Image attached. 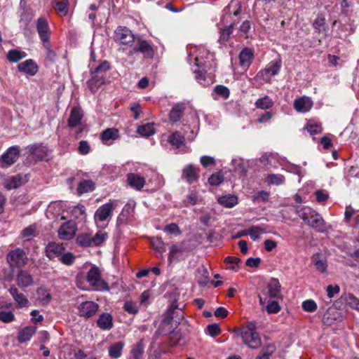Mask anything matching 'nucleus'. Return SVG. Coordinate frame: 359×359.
Returning <instances> with one entry per match:
<instances>
[{
    "instance_id": "7c9ffc66",
    "label": "nucleus",
    "mask_w": 359,
    "mask_h": 359,
    "mask_svg": "<svg viewBox=\"0 0 359 359\" xmlns=\"http://www.w3.org/2000/svg\"><path fill=\"white\" fill-rule=\"evenodd\" d=\"M241 11V4L238 0H231L229 5L224 8V15L233 14L237 16Z\"/></svg>"
},
{
    "instance_id": "2f4dec72",
    "label": "nucleus",
    "mask_w": 359,
    "mask_h": 359,
    "mask_svg": "<svg viewBox=\"0 0 359 359\" xmlns=\"http://www.w3.org/2000/svg\"><path fill=\"white\" fill-rule=\"evenodd\" d=\"M217 201L221 205L231 208L238 203V198L234 195H225L218 198Z\"/></svg>"
},
{
    "instance_id": "20e7f679",
    "label": "nucleus",
    "mask_w": 359,
    "mask_h": 359,
    "mask_svg": "<svg viewBox=\"0 0 359 359\" xmlns=\"http://www.w3.org/2000/svg\"><path fill=\"white\" fill-rule=\"evenodd\" d=\"M100 269L93 265L86 274V280L92 287V290L97 292H107L109 287L107 283L101 277Z\"/></svg>"
},
{
    "instance_id": "0e129e2a",
    "label": "nucleus",
    "mask_w": 359,
    "mask_h": 359,
    "mask_svg": "<svg viewBox=\"0 0 359 359\" xmlns=\"http://www.w3.org/2000/svg\"><path fill=\"white\" fill-rule=\"evenodd\" d=\"M306 129L311 135L320 134L322 132L321 125L316 123H308Z\"/></svg>"
},
{
    "instance_id": "69168bd1",
    "label": "nucleus",
    "mask_w": 359,
    "mask_h": 359,
    "mask_svg": "<svg viewBox=\"0 0 359 359\" xmlns=\"http://www.w3.org/2000/svg\"><path fill=\"white\" fill-rule=\"evenodd\" d=\"M346 302L352 309L359 311V299L353 294H349L346 297Z\"/></svg>"
},
{
    "instance_id": "4c0bfd02",
    "label": "nucleus",
    "mask_w": 359,
    "mask_h": 359,
    "mask_svg": "<svg viewBox=\"0 0 359 359\" xmlns=\"http://www.w3.org/2000/svg\"><path fill=\"white\" fill-rule=\"evenodd\" d=\"M144 351V346L142 340L132 346L130 351L131 359H141Z\"/></svg>"
},
{
    "instance_id": "a878e982",
    "label": "nucleus",
    "mask_w": 359,
    "mask_h": 359,
    "mask_svg": "<svg viewBox=\"0 0 359 359\" xmlns=\"http://www.w3.org/2000/svg\"><path fill=\"white\" fill-rule=\"evenodd\" d=\"M127 181L130 187L136 189L137 190H140L142 188H143L145 184L144 177L135 173L128 174Z\"/></svg>"
},
{
    "instance_id": "c756f323",
    "label": "nucleus",
    "mask_w": 359,
    "mask_h": 359,
    "mask_svg": "<svg viewBox=\"0 0 359 359\" xmlns=\"http://www.w3.org/2000/svg\"><path fill=\"white\" fill-rule=\"evenodd\" d=\"M37 299L43 306L48 305L51 299L50 291L45 287H40L36 290Z\"/></svg>"
},
{
    "instance_id": "f3484780",
    "label": "nucleus",
    "mask_w": 359,
    "mask_h": 359,
    "mask_svg": "<svg viewBox=\"0 0 359 359\" xmlns=\"http://www.w3.org/2000/svg\"><path fill=\"white\" fill-rule=\"evenodd\" d=\"M83 113L80 107H74L70 111L67 125L69 128H74L81 124Z\"/></svg>"
},
{
    "instance_id": "2eb2a0df",
    "label": "nucleus",
    "mask_w": 359,
    "mask_h": 359,
    "mask_svg": "<svg viewBox=\"0 0 359 359\" xmlns=\"http://www.w3.org/2000/svg\"><path fill=\"white\" fill-rule=\"evenodd\" d=\"M65 248L61 243H49L45 248L46 256L51 260L60 257L64 252Z\"/></svg>"
},
{
    "instance_id": "f8f14e48",
    "label": "nucleus",
    "mask_w": 359,
    "mask_h": 359,
    "mask_svg": "<svg viewBox=\"0 0 359 359\" xmlns=\"http://www.w3.org/2000/svg\"><path fill=\"white\" fill-rule=\"evenodd\" d=\"M29 177L27 174H18L14 176H11L6 178L4 181V185L8 190L17 189L22 184L27 182Z\"/></svg>"
},
{
    "instance_id": "e2e57ef3",
    "label": "nucleus",
    "mask_w": 359,
    "mask_h": 359,
    "mask_svg": "<svg viewBox=\"0 0 359 359\" xmlns=\"http://www.w3.org/2000/svg\"><path fill=\"white\" fill-rule=\"evenodd\" d=\"M67 2L58 1L55 4V10L60 15L65 16L68 13Z\"/></svg>"
},
{
    "instance_id": "9b49d317",
    "label": "nucleus",
    "mask_w": 359,
    "mask_h": 359,
    "mask_svg": "<svg viewBox=\"0 0 359 359\" xmlns=\"http://www.w3.org/2000/svg\"><path fill=\"white\" fill-rule=\"evenodd\" d=\"M137 46L130 51V54L141 53L145 58H152L154 57V50L151 42L141 38L137 39Z\"/></svg>"
},
{
    "instance_id": "864d4df0",
    "label": "nucleus",
    "mask_w": 359,
    "mask_h": 359,
    "mask_svg": "<svg viewBox=\"0 0 359 359\" xmlns=\"http://www.w3.org/2000/svg\"><path fill=\"white\" fill-rule=\"evenodd\" d=\"M325 19L323 15H318L314 20L313 26L318 33L325 29Z\"/></svg>"
},
{
    "instance_id": "09e8293b",
    "label": "nucleus",
    "mask_w": 359,
    "mask_h": 359,
    "mask_svg": "<svg viewBox=\"0 0 359 359\" xmlns=\"http://www.w3.org/2000/svg\"><path fill=\"white\" fill-rule=\"evenodd\" d=\"M152 248L160 254L165 251V243L159 238H154L151 241Z\"/></svg>"
},
{
    "instance_id": "6e6d98bb",
    "label": "nucleus",
    "mask_w": 359,
    "mask_h": 359,
    "mask_svg": "<svg viewBox=\"0 0 359 359\" xmlns=\"http://www.w3.org/2000/svg\"><path fill=\"white\" fill-rule=\"evenodd\" d=\"M60 261L65 265L71 266L75 261V256L72 252L62 253L60 257Z\"/></svg>"
},
{
    "instance_id": "4468645a",
    "label": "nucleus",
    "mask_w": 359,
    "mask_h": 359,
    "mask_svg": "<svg viewBox=\"0 0 359 359\" xmlns=\"http://www.w3.org/2000/svg\"><path fill=\"white\" fill-rule=\"evenodd\" d=\"M114 209V203L109 202L101 205L95 212L94 217L97 222H104L111 217L112 210Z\"/></svg>"
},
{
    "instance_id": "a18cd8bd",
    "label": "nucleus",
    "mask_w": 359,
    "mask_h": 359,
    "mask_svg": "<svg viewBox=\"0 0 359 359\" xmlns=\"http://www.w3.org/2000/svg\"><path fill=\"white\" fill-rule=\"evenodd\" d=\"M273 105V100L269 96H264L255 102L257 108L262 109H270Z\"/></svg>"
},
{
    "instance_id": "9d476101",
    "label": "nucleus",
    "mask_w": 359,
    "mask_h": 359,
    "mask_svg": "<svg viewBox=\"0 0 359 359\" xmlns=\"http://www.w3.org/2000/svg\"><path fill=\"white\" fill-rule=\"evenodd\" d=\"M36 28L41 43H48L50 41L51 30L45 18H39L36 22Z\"/></svg>"
},
{
    "instance_id": "7ed1b4c3",
    "label": "nucleus",
    "mask_w": 359,
    "mask_h": 359,
    "mask_svg": "<svg viewBox=\"0 0 359 359\" xmlns=\"http://www.w3.org/2000/svg\"><path fill=\"white\" fill-rule=\"evenodd\" d=\"M243 343L250 348L257 349L262 345L259 333L256 331V325L249 322L241 332Z\"/></svg>"
},
{
    "instance_id": "cd10ccee",
    "label": "nucleus",
    "mask_w": 359,
    "mask_h": 359,
    "mask_svg": "<svg viewBox=\"0 0 359 359\" xmlns=\"http://www.w3.org/2000/svg\"><path fill=\"white\" fill-rule=\"evenodd\" d=\"M280 284L277 278H272L268 283L267 295L270 298H276L279 296Z\"/></svg>"
},
{
    "instance_id": "58836bf2",
    "label": "nucleus",
    "mask_w": 359,
    "mask_h": 359,
    "mask_svg": "<svg viewBox=\"0 0 359 359\" xmlns=\"http://www.w3.org/2000/svg\"><path fill=\"white\" fill-rule=\"evenodd\" d=\"M111 68L110 63L107 60H103L101 63H100L97 66H96L93 69H90L91 74H97V75H103L106 74Z\"/></svg>"
},
{
    "instance_id": "f03ea898",
    "label": "nucleus",
    "mask_w": 359,
    "mask_h": 359,
    "mask_svg": "<svg viewBox=\"0 0 359 359\" xmlns=\"http://www.w3.org/2000/svg\"><path fill=\"white\" fill-rule=\"evenodd\" d=\"M296 213L307 225L319 233H325L330 229L322 216L309 206L297 205Z\"/></svg>"
},
{
    "instance_id": "37998d69",
    "label": "nucleus",
    "mask_w": 359,
    "mask_h": 359,
    "mask_svg": "<svg viewBox=\"0 0 359 359\" xmlns=\"http://www.w3.org/2000/svg\"><path fill=\"white\" fill-rule=\"evenodd\" d=\"M118 137V130L114 128H108L104 130L101 134V140L105 143L108 144V142L111 140H115Z\"/></svg>"
},
{
    "instance_id": "6e6552de",
    "label": "nucleus",
    "mask_w": 359,
    "mask_h": 359,
    "mask_svg": "<svg viewBox=\"0 0 359 359\" xmlns=\"http://www.w3.org/2000/svg\"><path fill=\"white\" fill-rule=\"evenodd\" d=\"M77 231V225L72 220L67 221L62 224L59 228L57 233L58 237L61 240L69 241L73 238Z\"/></svg>"
},
{
    "instance_id": "79ce46f5",
    "label": "nucleus",
    "mask_w": 359,
    "mask_h": 359,
    "mask_svg": "<svg viewBox=\"0 0 359 359\" xmlns=\"http://www.w3.org/2000/svg\"><path fill=\"white\" fill-rule=\"evenodd\" d=\"M76 243L81 247H90L93 245L92 236L90 233H81L76 237Z\"/></svg>"
},
{
    "instance_id": "8fccbe9b",
    "label": "nucleus",
    "mask_w": 359,
    "mask_h": 359,
    "mask_svg": "<svg viewBox=\"0 0 359 359\" xmlns=\"http://www.w3.org/2000/svg\"><path fill=\"white\" fill-rule=\"evenodd\" d=\"M123 308L125 311L132 315H135L139 312V307L137 303L133 301H126Z\"/></svg>"
},
{
    "instance_id": "5fc2aeb1",
    "label": "nucleus",
    "mask_w": 359,
    "mask_h": 359,
    "mask_svg": "<svg viewBox=\"0 0 359 359\" xmlns=\"http://www.w3.org/2000/svg\"><path fill=\"white\" fill-rule=\"evenodd\" d=\"M285 178L281 175L269 174L266 177V181L269 184L280 185L284 182Z\"/></svg>"
},
{
    "instance_id": "0eeeda50",
    "label": "nucleus",
    "mask_w": 359,
    "mask_h": 359,
    "mask_svg": "<svg viewBox=\"0 0 359 359\" xmlns=\"http://www.w3.org/2000/svg\"><path fill=\"white\" fill-rule=\"evenodd\" d=\"M20 156V148L18 146L9 147L0 157V166L7 168L14 164Z\"/></svg>"
},
{
    "instance_id": "1a4fd4ad",
    "label": "nucleus",
    "mask_w": 359,
    "mask_h": 359,
    "mask_svg": "<svg viewBox=\"0 0 359 359\" xmlns=\"http://www.w3.org/2000/svg\"><path fill=\"white\" fill-rule=\"evenodd\" d=\"M29 154L36 161H42L48 160V148L42 144H34L27 146Z\"/></svg>"
},
{
    "instance_id": "4be33fe9",
    "label": "nucleus",
    "mask_w": 359,
    "mask_h": 359,
    "mask_svg": "<svg viewBox=\"0 0 359 359\" xmlns=\"http://www.w3.org/2000/svg\"><path fill=\"white\" fill-rule=\"evenodd\" d=\"M312 106V100L306 97H299L294 102V107L298 112L306 113L311 109Z\"/></svg>"
},
{
    "instance_id": "f704fd0d",
    "label": "nucleus",
    "mask_w": 359,
    "mask_h": 359,
    "mask_svg": "<svg viewBox=\"0 0 359 359\" xmlns=\"http://www.w3.org/2000/svg\"><path fill=\"white\" fill-rule=\"evenodd\" d=\"M125 346L123 341L114 343L109 348V355L110 358L116 359L121 356L122 351Z\"/></svg>"
},
{
    "instance_id": "dca6fc26",
    "label": "nucleus",
    "mask_w": 359,
    "mask_h": 359,
    "mask_svg": "<svg viewBox=\"0 0 359 359\" xmlns=\"http://www.w3.org/2000/svg\"><path fill=\"white\" fill-rule=\"evenodd\" d=\"M8 292L15 302L17 308L29 306V302L28 299L23 293L20 292L17 287L12 286L9 288Z\"/></svg>"
},
{
    "instance_id": "c03bdc74",
    "label": "nucleus",
    "mask_w": 359,
    "mask_h": 359,
    "mask_svg": "<svg viewBox=\"0 0 359 359\" xmlns=\"http://www.w3.org/2000/svg\"><path fill=\"white\" fill-rule=\"evenodd\" d=\"M231 164L236 171L240 174L243 175L247 171V165L245 161L241 158H236L232 159Z\"/></svg>"
},
{
    "instance_id": "4d7b16f0",
    "label": "nucleus",
    "mask_w": 359,
    "mask_h": 359,
    "mask_svg": "<svg viewBox=\"0 0 359 359\" xmlns=\"http://www.w3.org/2000/svg\"><path fill=\"white\" fill-rule=\"evenodd\" d=\"M164 232H165L168 234L177 236L181 234V231L175 223H171L169 224H167L163 228Z\"/></svg>"
},
{
    "instance_id": "13d9d810",
    "label": "nucleus",
    "mask_w": 359,
    "mask_h": 359,
    "mask_svg": "<svg viewBox=\"0 0 359 359\" xmlns=\"http://www.w3.org/2000/svg\"><path fill=\"white\" fill-rule=\"evenodd\" d=\"M313 264L318 271L321 273H325L327 271V264L326 260L316 257L313 259Z\"/></svg>"
},
{
    "instance_id": "e433bc0d",
    "label": "nucleus",
    "mask_w": 359,
    "mask_h": 359,
    "mask_svg": "<svg viewBox=\"0 0 359 359\" xmlns=\"http://www.w3.org/2000/svg\"><path fill=\"white\" fill-rule=\"evenodd\" d=\"M27 53L25 51L19 50L17 49L10 50L6 55L8 61L11 62H17L20 60L27 57Z\"/></svg>"
},
{
    "instance_id": "393cba45",
    "label": "nucleus",
    "mask_w": 359,
    "mask_h": 359,
    "mask_svg": "<svg viewBox=\"0 0 359 359\" xmlns=\"http://www.w3.org/2000/svg\"><path fill=\"white\" fill-rule=\"evenodd\" d=\"M36 327L34 326H27L18 332V341L20 343H25L29 341L32 337L35 334Z\"/></svg>"
},
{
    "instance_id": "39448f33",
    "label": "nucleus",
    "mask_w": 359,
    "mask_h": 359,
    "mask_svg": "<svg viewBox=\"0 0 359 359\" xmlns=\"http://www.w3.org/2000/svg\"><path fill=\"white\" fill-rule=\"evenodd\" d=\"M27 257L25 252L17 248L11 250L6 257V260L11 268H20L27 264Z\"/></svg>"
},
{
    "instance_id": "338daca9",
    "label": "nucleus",
    "mask_w": 359,
    "mask_h": 359,
    "mask_svg": "<svg viewBox=\"0 0 359 359\" xmlns=\"http://www.w3.org/2000/svg\"><path fill=\"white\" fill-rule=\"evenodd\" d=\"M86 208L83 205L74 206L72 210V215L76 218L84 217Z\"/></svg>"
},
{
    "instance_id": "49530a36",
    "label": "nucleus",
    "mask_w": 359,
    "mask_h": 359,
    "mask_svg": "<svg viewBox=\"0 0 359 359\" xmlns=\"http://www.w3.org/2000/svg\"><path fill=\"white\" fill-rule=\"evenodd\" d=\"M177 306L172 303L167 311V316L165 317L164 322L168 321L169 323L170 320H172L175 318V314L179 318L182 317V311L181 310H177Z\"/></svg>"
},
{
    "instance_id": "473e14b6",
    "label": "nucleus",
    "mask_w": 359,
    "mask_h": 359,
    "mask_svg": "<svg viewBox=\"0 0 359 359\" xmlns=\"http://www.w3.org/2000/svg\"><path fill=\"white\" fill-rule=\"evenodd\" d=\"M168 142L176 148H180L184 144L185 137L178 131L172 133L168 139Z\"/></svg>"
},
{
    "instance_id": "b1692460",
    "label": "nucleus",
    "mask_w": 359,
    "mask_h": 359,
    "mask_svg": "<svg viewBox=\"0 0 359 359\" xmlns=\"http://www.w3.org/2000/svg\"><path fill=\"white\" fill-rule=\"evenodd\" d=\"M105 76L92 74V77L87 81V86L92 93L96 92L104 83Z\"/></svg>"
},
{
    "instance_id": "3c124183",
    "label": "nucleus",
    "mask_w": 359,
    "mask_h": 359,
    "mask_svg": "<svg viewBox=\"0 0 359 359\" xmlns=\"http://www.w3.org/2000/svg\"><path fill=\"white\" fill-rule=\"evenodd\" d=\"M233 25V23H231L229 25V26L226 27L224 29L220 30V36L219 39V41L220 43H222L227 41L232 33Z\"/></svg>"
},
{
    "instance_id": "aec40b11",
    "label": "nucleus",
    "mask_w": 359,
    "mask_h": 359,
    "mask_svg": "<svg viewBox=\"0 0 359 359\" xmlns=\"http://www.w3.org/2000/svg\"><path fill=\"white\" fill-rule=\"evenodd\" d=\"M198 177L196 168L192 164L186 165L182 170V178L184 179L189 184L196 182Z\"/></svg>"
},
{
    "instance_id": "423d86ee",
    "label": "nucleus",
    "mask_w": 359,
    "mask_h": 359,
    "mask_svg": "<svg viewBox=\"0 0 359 359\" xmlns=\"http://www.w3.org/2000/svg\"><path fill=\"white\" fill-rule=\"evenodd\" d=\"M114 39L121 44L131 46L135 41V36L128 27L119 26L114 31Z\"/></svg>"
},
{
    "instance_id": "de8ad7c7",
    "label": "nucleus",
    "mask_w": 359,
    "mask_h": 359,
    "mask_svg": "<svg viewBox=\"0 0 359 359\" xmlns=\"http://www.w3.org/2000/svg\"><path fill=\"white\" fill-rule=\"evenodd\" d=\"M224 179V175L222 172L220 170L215 173H213L210 176V177L208 178V183L211 186H217L223 182Z\"/></svg>"
},
{
    "instance_id": "5701e85b",
    "label": "nucleus",
    "mask_w": 359,
    "mask_h": 359,
    "mask_svg": "<svg viewBox=\"0 0 359 359\" xmlns=\"http://www.w3.org/2000/svg\"><path fill=\"white\" fill-rule=\"evenodd\" d=\"M253 52L250 48H245L239 55L240 65L243 69L246 70L252 63Z\"/></svg>"
},
{
    "instance_id": "c85d7f7f",
    "label": "nucleus",
    "mask_w": 359,
    "mask_h": 359,
    "mask_svg": "<svg viewBox=\"0 0 359 359\" xmlns=\"http://www.w3.org/2000/svg\"><path fill=\"white\" fill-rule=\"evenodd\" d=\"M185 106L182 103H177L173 106L169 114V118L172 122L178 121L184 111Z\"/></svg>"
},
{
    "instance_id": "bb28decb",
    "label": "nucleus",
    "mask_w": 359,
    "mask_h": 359,
    "mask_svg": "<svg viewBox=\"0 0 359 359\" xmlns=\"http://www.w3.org/2000/svg\"><path fill=\"white\" fill-rule=\"evenodd\" d=\"M266 231V229L262 226H252L249 229L244 230L243 235L250 236L252 240L257 241Z\"/></svg>"
},
{
    "instance_id": "a19ab883",
    "label": "nucleus",
    "mask_w": 359,
    "mask_h": 359,
    "mask_svg": "<svg viewBox=\"0 0 359 359\" xmlns=\"http://www.w3.org/2000/svg\"><path fill=\"white\" fill-rule=\"evenodd\" d=\"M137 132L144 137L151 136L155 133L154 124L149 123L142 125L137 128Z\"/></svg>"
},
{
    "instance_id": "ea45409f",
    "label": "nucleus",
    "mask_w": 359,
    "mask_h": 359,
    "mask_svg": "<svg viewBox=\"0 0 359 359\" xmlns=\"http://www.w3.org/2000/svg\"><path fill=\"white\" fill-rule=\"evenodd\" d=\"M36 229L35 224L29 225L22 231L21 237L27 241H31L36 236Z\"/></svg>"
},
{
    "instance_id": "f257e3e1",
    "label": "nucleus",
    "mask_w": 359,
    "mask_h": 359,
    "mask_svg": "<svg viewBox=\"0 0 359 359\" xmlns=\"http://www.w3.org/2000/svg\"><path fill=\"white\" fill-rule=\"evenodd\" d=\"M192 60L195 65L199 68L195 70L196 79L203 86H208L213 83L212 72L215 71L216 64L214 55L204 47H194L188 56V62L191 64Z\"/></svg>"
},
{
    "instance_id": "052dcab7",
    "label": "nucleus",
    "mask_w": 359,
    "mask_h": 359,
    "mask_svg": "<svg viewBox=\"0 0 359 359\" xmlns=\"http://www.w3.org/2000/svg\"><path fill=\"white\" fill-rule=\"evenodd\" d=\"M15 320L12 311H0V320L5 323H9Z\"/></svg>"
},
{
    "instance_id": "c9c22d12",
    "label": "nucleus",
    "mask_w": 359,
    "mask_h": 359,
    "mask_svg": "<svg viewBox=\"0 0 359 359\" xmlns=\"http://www.w3.org/2000/svg\"><path fill=\"white\" fill-rule=\"evenodd\" d=\"M281 65L280 60H272L266 66L264 71L271 76H276L279 73Z\"/></svg>"
},
{
    "instance_id": "ddd939ff",
    "label": "nucleus",
    "mask_w": 359,
    "mask_h": 359,
    "mask_svg": "<svg viewBox=\"0 0 359 359\" xmlns=\"http://www.w3.org/2000/svg\"><path fill=\"white\" fill-rule=\"evenodd\" d=\"M99 305L93 301H86L80 304L78 307L80 316L89 318L98 311Z\"/></svg>"
},
{
    "instance_id": "412c9836",
    "label": "nucleus",
    "mask_w": 359,
    "mask_h": 359,
    "mask_svg": "<svg viewBox=\"0 0 359 359\" xmlns=\"http://www.w3.org/2000/svg\"><path fill=\"white\" fill-rule=\"evenodd\" d=\"M114 325L113 317L109 313H102L97 320V326L102 330H110Z\"/></svg>"
},
{
    "instance_id": "603ef678",
    "label": "nucleus",
    "mask_w": 359,
    "mask_h": 359,
    "mask_svg": "<svg viewBox=\"0 0 359 359\" xmlns=\"http://www.w3.org/2000/svg\"><path fill=\"white\" fill-rule=\"evenodd\" d=\"M107 238V233L98 231L94 236H92L93 245L97 246L102 244Z\"/></svg>"
},
{
    "instance_id": "a211bd4d",
    "label": "nucleus",
    "mask_w": 359,
    "mask_h": 359,
    "mask_svg": "<svg viewBox=\"0 0 359 359\" xmlns=\"http://www.w3.org/2000/svg\"><path fill=\"white\" fill-rule=\"evenodd\" d=\"M18 69L24 74L34 76L38 72V66L33 60L29 59L20 62L18 65Z\"/></svg>"
},
{
    "instance_id": "6ab92c4d",
    "label": "nucleus",
    "mask_w": 359,
    "mask_h": 359,
    "mask_svg": "<svg viewBox=\"0 0 359 359\" xmlns=\"http://www.w3.org/2000/svg\"><path fill=\"white\" fill-rule=\"evenodd\" d=\"M16 282L20 287H28L33 285L34 280L28 271L20 270L16 276Z\"/></svg>"
},
{
    "instance_id": "680f3d73",
    "label": "nucleus",
    "mask_w": 359,
    "mask_h": 359,
    "mask_svg": "<svg viewBox=\"0 0 359 359\" xmlns=\"http://www.w3.org/2000/svg\"><path fill=\"white\" fill-rule=\"evenodd\" d=\"M302 307L306 312H314L317 309L316 303L312 299H307L302 302Z\"/></svg>"
},
{
    "instance_id": "774afa93",
    "label": "nucleus",
    "mask_w": 359,
    "mask_h": 359,
    "mask_svg": "<svg viewBox=\"0 0 359 359\" xmlns=\"http://www.w3.org/2000/svg\"><path fill=\"white\" fill-rule=\"evenodd\" d=\"M207 332L211 337H215L221 333V328L217 323L208 325Z\"/></svg>"
},
{
    "instance_id": "72a5a7b5",
    "label": "nucleus",
    "mask_w": 359,
    "mask_h": 359,
    "mask_svg": "<svg viewBox=\"0 0 359 359\" xmlns=\"http://www.w3.org/2000/svg\"><path fill=\"white\" fill-rule=\"evenodd\" d=\"M95 189V183L90 180H84L80 182L77 187V192L79 195L93 191Z\"/></svg>"
},
{
    "instance_id": "bf43d9fd",
    "label": "nucleus",
    "mask_w": 359,
    "mask_h": 359,
    "mask_svg": "<svg viewBox=\"0 0 359 359\" xmlns=\"http://www.w3.org/2000/svg\"><path fill=\"white\" fill-rule=\"evenodd\" d=\"M214 91L215 93L224 99H227L229 97L230 91L229 88L223 85H217L215 87Z\"/></svg>"
}]
</instances>
